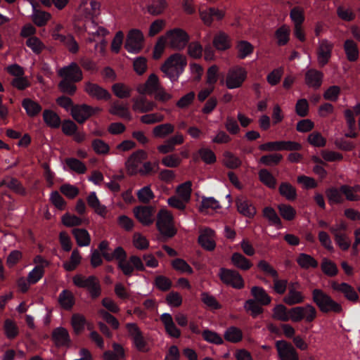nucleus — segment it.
<instances>
[{"instance_id":"nucleus-1","label":"nucleus","mask_w":360,"mask_h":360,"mask_svg":"<svg viewBox=\"0 0 360 360\" xmlns=\"http://www.w3.org/2000/svg\"><path fill=\"white\" fill-rule=\"evenodd\" d=\"M311 296L312 301L322 313L341 314L343 311L341 304L333 300L329 294L321 289H314Z\"/></svg>"},{"instance_id":"nucleus-2","label":"nucleus","mask_w":360,"mask_h":360,"mask_svg":"<svg viewBox=\"0 0 360 360\" xmlns=\"http://www.w3.org/2000/svg\"><path fill=\"white\" fill-rule=\"evenodd\" d=\"M187 65L186 58L180 53L170 56L161 67V70L171 81H176Z\"/></svg>"},{"instance_id":"nucleus-3","label":"nucleus","mask_w":360,"mask_h":360,"mask_svg":"<svg viewBox=\"0 0 360 360\" xmlns=\"http://www.w3.org/2000/svg\"><path fill=\"white\" fill-rule=\"evenodd\" d=\"M101 13L100 3L95 0H82L77 10L76 22L84 20L85 22L94 20Z\"/></svg>"},{"instance_id":"nucleus-4","label":"nucleus","mask_w":360,"mask_h":360,"mask_svg":"<svg viewBox=\"0 0 360 360\" xmlns=\"http://www.w3.org/2000/svg\"><path fill=\"white\" fill-rule=\"evenodd\" d=\"M156 226L160 233L168 238L174 236L176 230L174 226L172 213L165 209L160 210L157 214Z\"/></svg>"},{"instance_id":"nucleus-5","label":"nucleus","mask_w":360,"mask_h":360,"mask_svg":"<svg viewBox=\"0 0 360 360\" xmlns=\"http://www.w3.org/2000/svg\"><path fill=\"white\" fill-rule=\"evenodd\" d=\"M334 44L327 39H321L318 41L316 49L317 63L319 67L326 66L332 58Z\"/></svg>"},{"instance_id":"nucleus-6","label":"nucleus","mask_w":360,"mask_h":360,"mask_svg":"<svg viewBox=\"0 0 360 360\" xmlns=\"http://www.w3.org/2000/svg\"><path fill=\"white\" fill-rule=\"evenodd\" d=\"M246 70L239 65L230 68L226 77V86L229 89L239 88L247 78Z\"/></svg>"},{"instance_id":"nucleus-7","label":"nucleus","mask_w":360,"mask_h":360,"mask_svg":"<svg viewBox=\"0 0 360 360\" xmlns=\"http://www.w3.org/2000/svg\"><path fill=\"white\" fill-rule=\"evenodd\" d=\"M219 277L224 284L236 289H242L245 285L242 276L236 270L221 268Z\"/></svg>"},{"instance_id":"nucleus-8","label":"nucleus","mask_w":360,"mask_h":360,"mask_svg":"<svg viewBox=\"0 0 360 360\" xmlns=\"http://www.w3.org/2000/svg\"><path fill=\"white\" fill-rule=\"evenodd\" d=\"M165 37L169 46L177 50L183 49L189 40L188 34L184 30L179 28L168 31Z\"/></svg>"},{"instance_id":"nucleus-9","label":"nucleus","mask_w":360,"mask_h":360,"mask_svg":"<svg viewBox=\"0 0 360 360\" xmlns=\"http://www.w3.org/2000/svg\"><path fill=\"white\" fill-rule=\"evenodd\" d=\"M259 149L268 152L281 150L297 151L302 149V145L292 141H277L261 144L259 146Z\"/></svg>"},{"instance_id":"nucleus-10","label":"nucleus","mask_w":360,"mask_h":360,"mask_svg":"<svg viewBox=\"0 0 360 360\" xmlns=\"http://www.w3.org/2000/svg\"><path fill=\"white\" fill-rule=\"evenodd\" d=\"M126 328L136 349L141 352H148L149 349L147 342L138 326L134 323H129L126 324Z\"/></svg>"},{"instance_id":"nucleus-11","label":"nucleus","mask_w":360,"mask_h":360,"mask_svg":"<svg viewBox=\"0 0 360 360\" xmlns=\"http://www.w3.org/2000/svg\"><path fill=\"white\" fill-rule=\"evenodd\" d=\"M147 158L148 155L143 150H138L133 153L125 162L127 174L131 176L139 174L141 165Z\"/></svg>"},{"instance_id":"nucleus-12","label":"nucleus","mask_w":360,"mask_h":360,"mask_svg":"<svg viewBox=\"0 0 360 360\" xmlns=\"http://www.w3.org/2000/svg\"><path fill=\"white\" fill-rule=\"evenodd\" d=\"M98 107L93 108L86 104L76 105L71 109V115L79 124L84 123L91 116L101 112Z\"/></svg>"},{"instance_id":"nucleus-13","label":"nucleus","mask_w":360,"mask_h":360,"mask_svg":"<svg viewBox=\"0 0 360 360\" xmlns=\"http://www.w3.org/2000/svg\"><path fill=\"white\" fill-rule=\"evenodd\" d=\"M279 360H300L299 354L293 345L285 340L275 343Z\"/></svg>"},{"instance_id":"nucleus-14","label":"nucleus","mask_w":360,"mask_h":360,"mask_svg":"<svg viewBox=\"0 0 360 360\" xmlns=\"http://www.w3.org/2000/svg\"><path fill=\"white\" fill-rule=\"evenodd\" d=\"M143 34L141 30L133 29L127 34L125 49L128 52L136 53L143 48Z\"/></svg>"},{"instance_id":"nucleus-15","label":"nucleus","mask_w":360,"mask_h":360,"mask_svg":"<svg viewBox=\"0 0 360 360\" xmlns=\"http://www.w3.org/2000/svg\"><path fill=\"white\" fill-rule=\"evenodd\" d=\"M83 29L88 33V42L101 41L105 39V37L109 34V31L105 27L98 26L94 20L88 21L83 25Z\"/></svg>"},{"instance_id":"nucleus-16","label":"nucleus","mask_w":360,"mask_h":360,"mask_svg":"<svg viewBox=\"0 0 360 360\" xmlns=\"http://www.w3.org/2000/svg\"><path fill=\"white\" fill-rule=\"evenodd\" d=\"M301 286L298 282H292L288 285V291L283 297V302L289 305L301 304L304 301L305 297L300 290Z\"/></svg>"},{"instance_id":"nucleus-17","label":"nucleus","mask_w":360,"mask_h":360,"mask_svg":"<svg viewBox=\"0 0 360 360\" xmlns=\"http://www.w3.org/2000/svg\"><path fill=\"white\" fill-rule=\"evenodd\" d=\"M137 220L143 226H149L155 221V210L153 206H138L134 208Z\"/></svg>"},{"instance_id":"nucleus-18","label":"nucleus","mask_w":360,"mask_h":360,"mask_svg":"<svg viewBox=\"0 0 360 360\" xmlns=\"http://www.w3.org/2000/svg\"><path fill=\"white\" fill-rule=\"evenodd\" d=\"M57 73L62 79L72 82H78L83 78L82 72L76 63H71L70 65L59 69Z\"/></svg>"},{"instance_id":"nucleus-19","label":"nucleus","mask_w":360,"mask_h":360,"mask_svg":"<svg viewBox=\"0 0 360 360\" xmlns=\"http://www.w3.org/2000/svg\"><path fill=\"white\" fill-rule=\"evenodd\" d=\"M330 287L334 292L343 294L349 301L356 302L359 300V295L354 288L347 283H338L333 281L330 282Z\"/></svg>"},{"instance_id":"nucleus-20","label":"nucleus","mask_w":360,"mask_h":360,"mask_svg":"<svg viewBox=\"0 0 360 360\" xmlns=\"http://www.w3.org/2000/svg\"><path fill=\"white\" fill-rule=\"evenodd\" d=\"M161 86L158 77L150 74L144 84L136 87V91L141 95H153Z\"/></svg>"},{"instance_id":"nucleus-21","label":"nucleus","mask_w":360,"mask_h":360,"mask_svg":"<svg viewBox=\"0 0 360 360\" xmlns=\"http://www.w3.org/2000/svg\"><path fill=\"white\" fill-rule=\"evenodd\" d=\"M84 90L90 97L97 100L108 101L111 98V95L108 90L90 82L84 84Z\"/></svg>"},{"instance_id":"nucleus-22","label":"nucleus","mask_w":360,"mask_h":360,"mask_svg":"<svg viewBox=\"0 0 360 360\" xmlns=\"http://www.w3.org/2000/svg\"><path fill=\"white\" fill-rule=\"evenodd\" d=\"M214 238V231L209 228H205L200 231L198 243L205 250L212 251L216 247Z\"/></svg>"},{"instance_id":"nucleus-23","label":"nucleus","mask_w":360,"mask_h":360,"mask_svg":"<svg viewBox=\"0 0 360 360\" xmlns=\"http://www.w3.org/2000/svg\"><path fill=\"white\" fill-rule=\"evenodd\" d=\"M132 101V110L135 112L146 113L152 111L155 108L154 102L146 98L144 95L134 97Z\"/></svg>"},{"instance_id":"nucleus-24","label":"nucleus","mask_w":360,"mask_h":360,"mask_svg":"<svg viewBox=\"0 0 360 360\" xmlns=\"http://www.w3.org/2000/svg\"><path fill=\"white\" fill-rule=\"evenodd\" d=\"M323 73L316 69H309L304 75V82L307 86L317 89L322 84Z\"/></svg>"},{"instance_id":"nucleus-25","label":"nucleus","mask_w":360,"mask_h":360,"mask_svg":"<svg viewBox=\"0 0 360 360\" xmlns=\"http://www.w3.org/2000/svg\"><path fill=\"white\" fill-rule=\"evenodd\" d=\"M236 204L238 212L246 217L252 218L257 213L253 204L245 198H238Z\"/></svg>"},{"instance_id":"nucleus-26","label":"nucleus","mask_w":360,"mask_h":360,"mask_svg":"<svg viewBox=\"0 0 360 360\" xmlns=\"http://www.w3.org/2000/svg\"><path fill=\"white\" fill-rule=\"evenodd\" d=\"M343 50L348 61L354 63L359 58V49L357 44L352 39H346L343 43Z\"/></svg>"},{"instance_id":"nucleus-27","label":"nucleus","mask_w":360,"mask_h":360,"mask_svg":"<svg viewBox=\"0 0 360 360\" xmlns=\"http://www.w3.org/2000/svg\"><path fill=\"white\" fill-rule=\"evenodd\" d=\"M166 333L172 338H178L181 336V330L175 325L172 315L164 313L160 316Z\"/></svg>"},{"instance_id":"nucleus-28","label":"nucleus","mask_w":360,"mask_h":360,"mask_svg":"<svg viewBox=\"0 0 360 360\" xmlns=\"http://www.w3.org/2000/svg\"><path fill=\"white\" fill-rule=\"evenodd\" d=\"M52 339L58 347H68L71 342L68 330L63 327H58L53 330Z\"/></svg>"},{"instance_id":"nucleus-29","label":"nucleus","mask_w":360,"mask_h":360,"mask_svg":"<svg viewBox=\"0 0 360 360\" xmlns=\"http://www.w3.org/2000/svg\"><path fill=\"white\" fill-rule=\"evenodd\" d=\"M109 113L120 118L131 120L132 117L128 106L120 101H114L108 110Z\"/></svg>"},{"instance_id":"nucleus-30","label":"nucleus","mask_w":360,"mask_h":360,"mask_svg":"<svg viewBox=\"0 0 360 360\" xmlns=\"http://www.w3.org/2000/svg\"><path fill=\"white\" fill-rule=\"evenodd\" d=\"M88 205L94 210V212L99 216L105 218L108 210L107 207L101 205L95 192H91L87 197Z\"/></svg>"},{"instance_id":"nucleus-31","label":"nucleus","mask_w":360,"mask_h":360,"mask_svg":"<svg viewBox=\"0 0 360 360\" xmlns=\"http://www.w3.org/2000/svg\"><path fill=\"white\" fill-rule=\"evenodd\" d=\"M231 261L235 267L243 271L250 269L252 266V263L250 259L239 252L233 253L231 257Z\"/></svg>"},{"instance_id":"nucleus-32","label":"nucleus","mask_w":360,"mask_h":360,"mask_svg":"<svg viewBox=\"0 0 360 360\" xmlns=\"http://www.w3.org/2000/svg\"><path fill=\"white\" fill-rule=\"evenodd\" d=\"M213 45L219 51H226L231 46V39L226 33L219 32L214 37Z\"/></svg>"},{"instance_id":"nucleus-33","label":"nucleus","mask_w":360,"mask_h":360,"mask_svg":"<svg viewBox=\"0 0 360 360\" xmlns=\"http://www.w3.org/2000/svg\"><path fill=\"white\" fill-rule=\"evenodd\" d=\"M32 4L33 8L32 20L33 22L38 27H42L45 25L51 18V13L44 11L38 10L36 8L34 4Z\"/></svg>"},{"instance_id":"nucleus-34","label":"nucleus","mask_w":360,"mask_h":360,"mask_svg":"<svg viewBox=\"0 0 360 360\" xmlns=\"http://www.w3.org/2000/svg\"><path fill=\"white\" fill-rule=\"evenodd\" d=\"M58 303L60 306L66 310H70L75 304V297L69 290H63L58 295Z\"/></svg>"},{"instance_id":"nucleus-35","label":"nucleus","mask_w":360,"mask_h":360,"mask_svg":"<svg viewBox=\"0 0 360 360\" xmlns=\"http://www.w3.org/2000/svg\"><path fill=\"white\" fill-rule=\"evenodd\" d=\"M72 235L74 236L77 244L79 247H86L91 243V237L89 232L84 229H74L72 230Z\"/></svg>"},{"instance_id":"nucleus-36","label":"nucleus","mask_w":360,"mask_h":360,"mask_svg":"<svg viewBox=\"0 0 360 360\" xmlns=\"http://www.w3.org/2000/svg\"><path fill=\"white\" fill-rule=\"evenodd\" d=\"M236 49L237 51L238 58L244 59L253 53L254 46L248 41L241 40L236 44Z\"/></svg>"},{"instance_id":"nucleus-37","label":"nucleus","mask_w":360,"mask_h":360,"mask_svg":"<svg viewBox=\"0 0 360 360\" xmlns=\"http://www.w3.org/2000/svg\"><path fill=\"white\" fill-rule=\"evenodd\" d=\"M296 262L298 265L304 269L316 268L319 265L318 262L312 256L306 253L299 254L296 259Z\"/></svg>"},{"instance_id":"nucleus-38","label":"nucleus","mask_w":360,"mask_h":360,"mask_svg":"<svg viewBox=\"0 0 360 360\" xmlns=\"http://www.w3.org/2000/svg\"><path fill=\"white\" fill-rule=\"evenodd\" d=\"M251 294L256 301L262 305H268L271 303V297L266 293L265 290L261 287H252L251 289Z\"/></svg>"},{"instance_id":"nucleus-39","label":"nucleus","mask_w":360,"mask_h":360,"mask_svg":"<svg viewBox=\"0 0 360 360\" xmlns=\"http://www.w3.org/2000/svg\"><path fill=\"white\" fill-rule=\"evenodd\" d=\"M278 191L281 196L289 201H293L297 198L296 188L290 183L282 182L279 186Z\"/></svg>"},{"instance_id":"nucleus-40","label":"nucleus","mask_w":360,"mask_h":360,"mask_svg":"<svg viewBox=\"0 0 360 360\" xmlns=\"http://www.w3.org/2000/svg\"><path fill=\"white\" fill-rule=\"evenodd\" d=\"M44 122L51 128H58L61 120L57 113L51 110H45L43 112Z\"/></svg>"},{"instance_id":"nucleus-41","label":"nucleus","mask_w":360,"mask_h":360,"mask_svg":"<svg viewBox=\"0 0 360 360\" xmlns=\"http://www.w3.org/2000/svg\"><path fill=\"white\" fill-rule=\"evenodd\" d=\"M5 185L11 190L13 191L15 193L25 195L26 194V191L25 188L22 186L21 183L15 178L8 177L4 179L1 183L0 186Z\"/></svg>"},{"instance_id":"nucleus-42","label":"nucleus","mask_w":360,"mask_h":360,"mask_svg":"<svg viewBox=\"0 0 360 360\" xmlns=\"http://www.w3.org/2000/svg\"><path fill=\"white\" fill-rule=\"evenodd\" d=\"M289 313L290 309L285 305L276 304L272 309V318L280 321L287 322L289 321Z\"/></svg>"},{"instance_id":"nucleus-43","label":"nucleus","mask_w":360,"mask_h":360,"mask_svg":"<svg viewBox=\"0 0 360 360\" xmlns=\"http://www.w3.org/2000/svg\"><path fill=\"white\" fill-rule=\"evenodd\" d=\"M340 191L345 195L348 200L357 201L360 200V195L358 194L360 192L359 185H355L354 186L343 185L340 187Z\"/></svg>"},{"instance_id":"nucleus-44","label":"nucleus","mask_w":360,"mask_h":360,"mask_svg":"<svg viewBox=\"0 0 360 360\" xmlns=\"http://www.w3.org/2000/svg\"><path fill=\"white\" fill-rule=\"evenodd\" d=\"M262 214L270 225L276 226L278 228L281 227V220L274 208L266 207L263 209Z\"/></svg>"},{"instance_id":"nucleus-45","label":"nucleus","mask_w":360,"mask_h":360,"mask_svg":"<svg viewBox=\"0 0 360 360\" xmlns=\"http://www.w3.org/2000/svg\"><path fill=\"white\" fill-rule=\"evenodd\" d=\"M22 105L30 117H34L41 110V106L30 98H25L22 102Z\"/></svg>"},{"instance_id":"nucleus-46","label":"nucleus","mask_w":360,"mask_h":360,"mask_svg":"<svg viewBox=\"0 0 360 360\" xmlns=\"http://www.w3.org/2000/svg\"><path fill=\"white\" fill-rule=\"evenodd\" d=\"M259 181L269 188H275L276 179L266 169H262L258 172Z\"/></svg>"},{"instance_id":"nucleus-47","label":"nucleus","mask_w":360,"mask_h":360,"mask_svg":"<svg viewBox=\"0 0 360 360\" xmlns=\"http://www.w3.org/2000/svg\"><path fill=\"white\" fill-rule=\"evenodd\" d=\"M113 94L119 98H127L130 97L132 89L123 83H115L112 86Z\"/></svg>"},{"instance_id":"nucleus-48","label":"nucleus","mask_w":360,"mask_h":360,"mask_svg":"<svg viewBox=\"0 0 360 360\" xmlns=\"http://www.w3.org/2000/svg\"><path fill=\"white\" fill-rule=\"evenodd\" d=\"M174 131V127L170 123H165L155 127L153 134L156 138H165Z\"/></svg>"},{"instance_id":"nucleus-49","label":"nucleus","mask_w":360,"mask_h":360,"mask_svg":"<svg viewBox=\"0 0 360 360\" xmlns=\"http://www.w3.org/2000/svg\"><path fill=\"white\" fill-rule=\"evenodd\" d=\"M4 330L6 338L10 340L15 338L19 333L18 327L16 323L9 319H6L4 321Z\"/></svg>"},{"instance_id":"nucleus-50","label":"nucleus","mask_w":360,"mask_h":360,"mask_svg":"<svg viewBox=\"0 0 360 360\" xmlns=\"http://www.w3.org/2000/svg\"><path fill=\"white\" fill-rule=\"evenodd\" d=\"M96 278H97L94 276H89L86 277L81 274H77L73 277L72 281L76 286L88 289L92 284L94 283V281L96 280Z\"/></svg>"},{"instance_id":"nucleus-51","label":"nucleus","mask_w":360,"mask_h":360,"mask_svg":"<svg viewBox=\"0 0 360 360\" xmlns=\"http://www.w3.org/2000/svg\"><path fill=\"white\" fill-rule=\"evenodd\" d=\"M224 338L226 341L233 343L238 342L243 338L242 330L235 326L229 327L224 333Z\"/></svg>"},{"instance_id":"nucleus-52","label":"nucleus","mask_w":360,"mask_h":360,"mask_svg":"<svg viewBox=\"0 0 360 360\" xmlns=\"http://www.w3.org/2000/svg\"><path fill=\"white\" fill-rule=\"evenodd\" d=\"M278 210L280 215L285 220L292 221L296 217L295 209L290 205L280 204L278 205Z\"/></svg>"},{"instance_id":"nucleus-53","label":"nucleus","mask_w":360,"mask_h":360,"mask_svg":"<svg viewBox=\"0 0 360 360\" xmlns=\"http://www.w3.org/2000/svg\"><path fill=\"white\" fill-rule=\"evenodd\" d=\"M82 257L77 249H75L70 256V260L64 262L63 267L68 271H73L80 264Z\"/></svg>"},{"instance_id":"nucleus-54","label":"nucleus","mask_w":360,"mask_h":360,"mask_svg":"<svg viewBox=\"0 0 360 360\" xmlns=\"http://www.w3.org/2000/svg\"><path fill=\"white\" fill-rule=\"evenodd\" d=\"M290 18L294 25H302L304 22V10L301 6H295L290 11Z\"/></svg>"},{"instance_id":"nucleus-55","label":"nucleus","mask_w":360,"mask_h":360,"mask_svg":"<svg viewBox=\"0 0 360 360\" xmlns=\"http://www.w3.org/2000/svg\"><path fill=\"white\" fill-rule=\"evenodd\" d=\"M302 320L307 323H311L315 320L317 316V311L316 308L310 304L301 306Z\"/></svg>"},{"instance_id":"nucleus-56","label":"nucleus","mask_w":360,"mask_h":360,"mask_svg":"<svg viewBox=\"0 0 360 360\" xmlns=\"http://www.w3.org/2000/svg\"><path fill=\"white\" fill-rule=\"evenodd\" d=\"M25 44L35 54L41 53L46 48L44 44L37 37H29Z\"/></svg>"},{"instance_id":"nucleus-57","label":"nucleus","mask_w":360,"mask_h":360,"mask_svg":"<svg viewBox=\"0 0 360 360\" xmlns=\"http://www.w3.org/2000/svg\"><path fill=\"white\" fill-rule=\"evenodd\" d=\"M283 160V155L280 153H271L260 158L259 162L266 166H275Z\"/></svg>"},{"instance_id":"nucleus-58","label":"nucleus","mask_w":360,"mask_h":360,"mask_svg":"<svg viewBox=\"0 0 360 360\" xmlns=\"http://www.w3.org/2000/svg\"><path fill=\"white\" fill-rule=\"evenodd\" d=\"M223 157L224 165L229 169L238 168L241 165V160L231 152H224Z\"/></svg>"},{"instance_id":"nucleus-59","label":"nucleus","mask_w":360,"mask_h":360,"mask_svg":"<svg viewBox=\"0 0 360 360\" xmlns=\"http://www.w3.org/2000/svg\"><path fill=\"white\" fill-rule=\"evenodd\" d=\"M191 186L192 184L189 181L179 185L176 188L178 197L188 202L191 199L192 191Z\"/></svg>"},{"instance_id":"nucleus-60","label":"nucleus","mask_w":360,"mask_h":360,"mask_svg":"<svg viewBox=\"0 0 360 360\" xmlns=\"http://www.w3.org/2000/svg\"><path fill=\"white\" fill-rule=\"evenodd\" d=\"M322 271L327 276L333 277L337 275L338 270L336 264L330 259L324 258L321 264Z\"/></svg>"},{"instance_id":"nucleus-61","label":"nucleus","mask_w":360,"mask_h":360,"mask_svg":"<svg viewBox=\"0 0 360 360\" xmlns=\"http://www.w3.org/2000/svg\"><path fill=\"white\" fill-rule=\"evenodd\" d=\"M290 32V30L287 25H283L276 31V37L278 45L283 46L288 43Z\"/></svg>"},{"instance_id":"nucleus-62","label":"nucleus","mask_w":360,"mask_h":360,"mask_svg":"<svg viewBox=\"0 0 360 360\" xmlns=\"http://www.w3.org/2000/svg\"><path fill=\"white\" fill-rule=\"evenodd\" d=\"M91 146L94 152L98 155H107L110 152L109 145L101 139H94L92 141Z\"/></svg>"},{"instance_id":"nucleus-63","label":"nucleus","mask_w":360,"mask_h":360,"mask_svg":"<svg viewBox=\"0 0 360 360\" xmlns=\"http://www.w3.org/2000/svg\"><path fill=\"white\" fill-rule=\"evenodd\" d=\"M86 323L85 317L80 314H75L71 319V325L74 331L78 334L81 333L84 328Z\"/></svg>"},{"instance_id":"nucleus-64","label":"nucleus","mask_w":360,"mask_h":360,"mask_svg":"<svg viewBox=\"0 0 360 360\" xmlns=\"http://www.w3.org/2000/svg\"><path fill=\"white\" fill-rule=\"evenodd\" d=\"M69 168L77 174H84L86 171V165L76 158H68L65 160Z\"/></svg>"}]
</instances>
